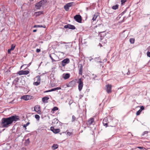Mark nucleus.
Listing matches in <instances>:
<instances>
[{
	"label": "nucleus",
	"mask_w": 150,
	"mask_h": 150,
	"mask_svg": "<svg viewBox=\"0 0 150 150\" xmlns=\"http://www.w3.org/2000/svg\"><path fill=\"white\" fill-rule=\"evenodd\" d=\"M106 91L108 93H111L112 92V86L111 85L108 84L106 86Z\"/></svg>",
	"instance_id": "obj_7"
},
{
	"label": "nucleus",
	"mask_w": 150,
	"mask_h": 150,
	"mask_svg": "<svg viewBox=\"0 0 150 150\" xmlns=\"http://www.w3.org/2000/svg\"><path fill=\"white\" fill-rule=\"evenodd\" d=\"M73 3H69L66 4L69 7H71Z\"/></svg>",
	"instance_id": "obj_35"
},
{
	"label": "nucleus",
	"mask_w": 150,
	"mask_h": 150,
	"mask_svg": "<svg viewBox=\"0 0 150 150\" xmlns=\"http://www.w3.org/2000/svg\"><path fill=\"white\" fill-rule=\"evenodd\" d=\"M50 129L51 130L54 134H57L60 131V129H55L53 127H51Z\"/></svg>",
	"instance_id": "obj_12"
},
{
	"label": "nucleus",
	"mask_w": 150,
	"mask_h": 150,
	"mask_svg": "<svg viewBox=\"0 0 150 150\" xmlns=\"http://www.w3.org/2000/svg\"><path fill=\"white\" fill-rule=\"evenodd\" d=\"M76 85V81L74 80H72L67 85V87H73L75 86Z\"/></svg>",
	"instance_id": "obj_10"
},
{
	"label": "nucleus",
	"mask_w": 150,
	"mask_h": 150,
	"mask_svg": "<svg viewBox=\"0 0 150 150\" xmlns=\"http://www.w3.org/2000/svg\"><path fill=\"white\" fill-rule=\"evenodd\" d=\"M141 110H138L136 112V115H139L141 113Z\"/></svg>",
	"instance_id": "obj_33"
},
{
	"label": "nucleus",
	"mask_w": 150,
	"mask_h": 150,
	"mask_svg": "<svg viewBox=\"0 0 150 150\" xmlns=\"http://www.w3.org/2000/svg\"><path fill=\"white\" fill-rule=\"evenodd\" d=\"M98 13H95V14L93 15V16L92 19V20H93V21L96 20V19L97 18V17L98 16Z\"/></svg>",
	"instance_id": "obj_20"
},
{
	"label": "nucleus",
	"mask_w": 150,
	"mask_h": 150,
	"mask_svg": "<svg viewBox=\"0 0 150 150\" xmlns=\"http://www.w3.org/2000/svg\"><path fill=\"white\" fill-rule=\"evenodd\" d=\"M55 90H56L55 88H52V89L50 90V92L55 91Z\"/></svg>",
	"instance_id": "obj_44"
},
{
	"label": "nucleus",
	"mask_w": 150,
	"mask_h": 150,
	"mask_svg": "<svg viewBox=\"0 0 150 150\" xmlns=\"http://www.w3.org/2000/svg\"><path fill=\"white\" fill-rule=\"evenodd\" d=\"M1 11V8H0V11Z\"/></svg>",
	"instance_id": "obj_54"
},
{
	"label": "nucleus",
	"mask_w": 150,
	"mask_h": 150,
	"mask_svg": "<svg viewBox=\"0 0 150 150\" xmlns=\"http://www.w3.org/2000/svg\"><path fill=\"white\" fill-rule=\"evenodd\" d=\"M11 51H12L10 49H9L8 50V54H11Z\"/></svg>",
	"instance_id": "obj_42"
},
{
	"label": "nucleus",
	"mask_w": 150,
	"mask_h": 150,
	"mask_svg": "<svg viewBox=\"0 0 150 150\" xmlns=\"http://www.w3.org/2000/svg\"><path fill=\"white\" fill-rule=\"evenodd\" d=\"M57 52H55L54 53H52L50 54V57L51 59L52 62H56L59 60V58L55 53Z\"/></svg>",
	"instance_id": "obj_2"
},
{
	"label": "nucleus",
	"mask_w": 150,
	"mask_h": 150,
	"mask_svg": "<svg viewBox=\"0 0 150 150\" xmlns=\"http://www.w3.org/2000/svg\"><path fill=\"white\" fill-rule=\"evenodd\" d=\"M77 83H79L78 89L79 91H81L83 88V80L81 78L79 79Z\"/></svg>",
	"instance_id": "obj_5"
},
{
	"label": "nucleus",
	"mask_w": 150,
	"mask_h": 150,
	"mask_svg": "<svg viewBox=\"0 0 150 150\" xmlns=\"http://www.w3.org/2000/svg\"><path fill=\"white\" fill-rule=\"evenodd\" d=\"M33 97L30 95H25L21 97V98L25 100H27L33 99Z\"/></svg>",
	"instance_id": "obj_6"
},
{
	"label": "nucleus",
	"mask_w": 150,
	"mask_h": 150,
	"mask_svg": "<svg viewBox=\"0 0 150 150\" xmlns=\"http://www.w3.org/2000/svg\"><path fill=\"white\" fill-rule=\"evenodd\" d=\"M15 46H16L14 44H12L11 45V48L10 49L12 51L15 48Z\"/></svg>",
	"instance_id": "obj_26"
},
{
	"label": "nucleus",
	"mask_w": 150,
	"mask_h": 150,
	"mask_svg": "<svg viewBox=\"0 0 150 150\" xmlns=\"http://www.w3.org/2000/svg\"><path fill=\"white\" fill-rule=\"evenodd\" d=\"M58 147V145L57 144H54L52 147V148L53 150L57 149Z\"/></svg>",
	"instance_id": "obj_21"
},
{
	"label": "nucleus",
	"mask_w": 150,
	"mask_h": 150,
	"mask_svg": "<svg viewBox=\"0 0 150 150\" xmlns=\"http://www.w3.org/2000/svg\"><path fill=\"white\" fill-rule=\"evenodd\" d=\"M34 82L33 83V85L35 86H38L40 84V78L39 76L36 77L34 79Z\"/></svg>",
	"instance_id": "obj_3"
},
{
	"label": "nucleus",
	"mask_w": 150,
	"mask_h": 150,
	"mask_svg": "<svg viewBox=\"0 0 150 150\" xmlns=\"http://www.w3.org/2000/svg\"><path fill=\"white\" fill-rule=\"evenodd\" d=\"M148 17L150 19V14H148Z\"/></svg>",
	"instance_id": "obj_48"
},
{
	"label": "nucleus",
	"mask_w": 150,
	"mask_h": 150,
	"mask_svg": "<svg viewBox=\"0 0 150 150\" xmlns=\"http://www.w3.org/2000/svg\"><path fill=\"white\" fill-rule=\"evenodd\" d=\"M30 142L29 141V139H28L26 140L25 144L26 145L28 144H29Z\"/></svg>",
	"instance_id": "obj_32"
},
{
	"label": "nucleus",
	"mask_w": 150,
	"mask_h": 150,
	"mask_svg": "<svg viewBox=\"0 0 150 150\" xmlns=\"http://www.w3.org/2000/svg\"><path fill=\"white\" fill-rule=\"evenodd\" d=\"M69 7L66 4L64 6V8L65 9L66 11H68L69 10Z\"/></svg>",
	"instance_id": "obj_29"
},
{
	"label": "nucleus",
	"mask_w": 150,
	"mask_h": 150,
	"mask_svg": "<svg viewBox=\"0 0 150 150\" xmlns=\"http://www.w3.org/2000/svg\"><path fill=\"white\" fill-rule=\"evenodd\" d=\"M146 54H147V56L149 57H150V52L148 51L147 52Z\"/></svg>",
	"instance_id": "obj_38"
},
{
	"label": "nucleus",
	"mask_w": 150,
	"mask_h": 150,
	"mask_svg": "<svg viewBox=\"0 0 150 150\" xmlns=\"http://www.w3.org/2000/svg\"><path fill=\"white\" fill-rule=\"evenodd\" d=\"M144 109V107L143 106H141L140 107V109H139L142 111V110H143Z\"/></svg>",
	"instance_id": "obj_39"
},
{
	"label": "nucleus",
	"mask_w": 150,
	"mask_h": 150,
	"mask_svg": "<svg viewBox=\"0 0 150 150\" xmlns=\"http://www.w3.org/2000/svg\"><path fill=\"white\" fill-rule=\"evenodd\" d=\"M35 110L38 112V113L40 112V107L38 105H36L35 107Z\"/></svg>",
	"instance_id": "obj_17"
},
{
	"label": "nucleus",
	"mask_w": 150,
	"mask_h": 150,
	"mask_svg": "<svg viewBox=\"0 0 150 150\" xmlns=\"http://www.w3.org/2000/svg\"><path fill=\"white\" fill-rule=\"evenodd\" d=\"M94 120L93 118H91L89 119L87 123V124L88 125H90L91 124H94L93 123H94Z\"/></svg>",
	"instance_id": "obj_13"
},
{
	"label": "nucleus",
	"mask_w": 150,
	"mask_h": 150,
	"mask_svg": "<svg viewBox=\"0 0 150 150\" xmlns=\"http://www.w3.org/2000/svg\"><path fill=\"white\" fill-rule=\"evenodd\" d=\"M29 124V122H28L26 124H25V125H23V127H25V129H26V127Z\"/></svg>",
	"instance_id": "obj_36"
},
{
	"label": "nucleus",
	"mask_w": 150,
	"mask_h": 150,
	"mask_svg": "<svg viewBox=\"0 0 150 150\" xmlns=\"http://www.w3.org/2000/svg\"><path fill=\"white\" fill-rule=\"evenodd\" d=\"M54 120H56V121H57V119H54ZM58 121H57V122L58 123Z\"/></svg>",
	"instance_id": "obj_52"
},
{
	"label": "nucleus",
	"mask_w": 150,
	"mask_h": 150,
	"mask_svg": "<svg viewBox=\"0 0 150 150\" xmlns=\"http://www.w3.org/2000/svg\"><path fill=\"white\" fill-rule=\"evenodd\" d=\"M70 76V74H64L63 76V77L64 79H67L69 78Z\"/></svg>",
	"instance_id": "obj_18"
},
{
	"label": "nucleus",
	"mask_w": 150,
	"mask_h": 150,
	"mask_svg": "<svg viewBox=\"0 0 150 150\" xmlns=\"http://www.w3.org/2000/svg\"><path fill=\"white\" fill-rule=\"evenodd\" d=\"M74 19L79 23L81 22L82 18L81 16L79 15H76L74 17Z\"/></svg>",
	"instance_id": "obj_9"
},
{
	"label": "nucleus",
	"mask_w": 150,
	"mask_h": 150,
	"mask_svg": "<svg viewBox=\"0 0 150 150\" xmlns=\"http://www.w3.org/2000/svg\"><path fill=\"white\" fill-rule=\"evenodd\" d=\"M73 134V132H67V134L69 136H70Z\"/></svg>",
	"instance_id": "obj_30"
},
{
	"label": "nucleus",
	"mask_w": 150,
	"mask_h": 150,
	"mask_svg": "<svg viewBox=\"0 0 150 150\" xmlns=\"http://www.w3.org/2000/svg\"><path fill=\"white\" fill-rule=\"evenodd\" d=\"M127 1V0H121V2L122 4H123Z\"/></svg>",
	"instance_id": "obj_37"
},
{
	"label": "nucleus",
	"mask_w": 150,
	"mask_h": 150,
	"mask_svg": "<svg viewBox=\"0 0 150 150\" xmlns=\"http://www.w3.org/2000/svg\"><path fill=\"white\" fill-rule=\"evenodd\" d=\"M56 88V90H60V89H61V88L60 87H58L56 88Z\"/></svg>",
	"instance_id": "obj_46"
},
{
	"label": "nucleus",
	"mask_w": 150,
	"mask_h": 150,
	"mask_svg": "<svg viewBox=\"0 0 150 150\" xmlns=\"http://www.w3.org/2000/svg\"><path fill=\"white\" fill-rule=\"evenodd\" d=\"M22 150H26V149L25 148H22Z\"/></svg>",
	"instance_id": "obj_49"
},
{
	"label": "nucleus",
	"mask_w": 150,
	"mask_h": 150,
	"mask_svg": "<svg viewBox=\"0 0 150 150\" xmlns=\"http://www.w3.org/2000/svg\"><path fill=\"white\" fill-rule=\"evenodd\" d=\"M43 13L42 11H38L36 12L35 13L36 16H39Z\"/></svg>",
	"instance_id": "obj_27"
},
{
	"label": "nucleus",
	"mask_w": 150,
	"mask_h": 150,
	"mask_svg": "<svg viewBox=\"0 0 150 150\" xmlns=\"http://www.w3.org/2000/svg\"><path fill=\"white\" fill-rule=\"evenodd\" d=\"M34 28H40L42 27L44 28H45L46 27L45 25H35L34 26Z\"/></svg>",
	"instance_id": "obj_23"
},
{
	"label": "nucleus",
	"mask_w": 150,
	"mask_h": 150,
	"mask_svg": "<svg viewBox=\"0 0 150 150\" xmlns=\"http://www.w3.org/2000/svg\"><path fill=\"white\" fill-rule=\"evenodd\" d=\"M29 73V71L28 70H21L18 72L17 74L19 75H27Z\"/></svg>",
	"instance_id": "obj_8"
},
{
	"label": "nucleus",
	"mask_w": 150,
	"mask_h": 150,
	"mask_svg": "<svg viewBox=\"0 0 150 150\" xmlns=\"http://www.w3.org/2000/svg\"><path fill=\"white\" fill-rule=\"evenodd\" d=\"M37 31V30H33V32H36V31Z\"/></svg>",
	"instance_id": "obj_50"
},
{
	"label": "nucleus",
	"mask_w": 150,
	"mask_h": 150,
	"mask_svg": "<svg viewBox=\"0 0 150 150\" xmlns=\"http://www.w3.org/2000/svg\"><path fill=\"white\" fill-rule=\"evenodd\" d=\"M19 120L18 115L11 116L8 117H3L1 122V125L3 128H7L9 126L13 121H17Z\"/></svg>",
	"instance_id": "obj_1"
},
{
	"label": "nucleus",
	"mask_w": 150,
	"mask_h": 150,
	"mask_svg": "<svg viewBox=\"0 0 150 150\" xmlns=\"http://www.w3.org/2000/svg\"><path fill=\"white\" fill-rule=\"evenodd\" d=\"M79 74L81 75L82 74L83 71V66L82 64H79Z\"/></svg>",
	"instance_id": "obj_15"
},
{
	"label": "nucleus",
	"mask_w": 150,
	"mask_h": 150,
	"mask_svg": "<svg viewBox=\"0 0 150 150\" xmlns=\"http://www.w3.org/2000/svg\"><path fill=\"white\" fill-rule=\"evenodd\" d=\"M148 132L146 131H145L142 135V136H143L145 134H146V136H147V134Z\"/></svg>",
	"instance_id": "obj_34"
},
{
	"label": "nucleus",
	"mask_w": 150,
	"mask_h": 150,
	"mask_svg": "<svg viewBox=\"0 0 150 150\" xmlns=\"http://www.w3.org/2000/svg\"><path fill=\"white\" fill-rule=\"evenodd\" d=\"M19 78H17L15 79L14 81L17 82L19 80Z\"/></svg>",
	"instance_id": "obj_41"
},
{
	"label": "nucleus",
	"mask_w": 150,
	"mask_h": 150,
	"mask_svg": "<svg viewBox=\"0 0 150 150\" xmlns=\"http://www.w3.org/2000/svg\"><path fill=\"white\" fill-rule=\"evenodd\" d=\"M103 32H101L100 33H103Z\"/></svg>",
	"instance_id": "obj_53"
},
{
	"label": "nucleus",
	"mask_w": 150,
	"mask_h": 150,
	"mask_svg": "<svg viewBox=\"0 0 150 150\" xmlns=\"http://www.w3.org/2000/svg\"><path fill=\"white\" fill-rule=\"evenodd\" d=\"M49 99V97L45 96L42 98V101L44 103H45L48 102V100Z\"/></svg>",
	"instance_id": "obj_16"
},
{
	"label": "nucleus",
	"mask_w": 150,
	"mask_h": 150,
	"mask_svg": "<svg viewBox=\"0 0 150 150\" xmlns=\"http://www.w3.org/2000/svg\"><path fill=\"white\" fill-rule=\"evenodd\" d=\"M99 45H100V47H102V45L100 43V44H99Z\"/></svg>",
	"instance_id": "obj_51"
},
{
	"label": "nucleus",
	"mask_w": 150,
	"mask_h": 150,
	"mask_svg": "<svg viewBox=\"0 0 150 150\" xmlns=\"http://www.w3.org/2000/svg\"><path fill=\"white\" fill-rule=\"evenodd\" d=\"M40 51V50L39 49H37L36 50V52L37 53L39 52Z\"/></svg>",
	"instance_id": "obj_40"
},
{
	"label": "nucleus",
	"mask_w": 150,
	"mask_h": 150,
	"mask_svg": "<svg viewBox=\"0 0 150 150\" xmlns=\"http://www.w3.org/2000/svg\"><path fill=\"white\" fill-rule=\"evenodd\" d=\"M46 2V0H44L41 1L36 4L35 7L36 8L39 9L42 6L44 5Z\"/></svg>",
	"instance_id": "obj_4"
},
{
	"label": "nucleus",
	"mask_w": 150,
	"mask_h": 150,
	"mask_svg": "<svg viewBox=\"0 0 150 150\" xmlns=\"http://www.w3.org/2000/svg\"><path fill=\"white\" fill-rule=\"evenodd\" d=\"M137 148L139 149H143L144 148V147L142 146H138L137 147Z\"/></svg>",
	"instance_id": "obj_43"
},
{
	"label": "nucleus",
	"mask_w": 150,
	"mask_h": 150,
	"mask_svg": "<svg viewBox=\"0 0 150 150\" xmlns=\"http://www.w3.org/2000/svg\"><path fill=\"white\" fill-rule=\"evenodd\" d=\"M76 120V117L74 115H72V117L71 122H74Z\"/></svg>",
	"instance_id": "obj_28"
},
{
	"label": "nucleus",
	"mask_w": 150,
	"mask_h": 150,
	"mask_svg": "<svg viewBox=\"0 0 150 150\" xmlns=\"http://www.w3.org/2000/svg\"><path fill=\"white\" fill-rule=\"evenodd\" d=\"M70 62L69 59L68 58L64 59L62 61V65L63 67L65 66L66 64L69 63Z\"/></svg>",
	"instance_id": "obj_11"
},
{
	"label": "nucleus",
	"mask_w": 150,
	"mask_h": 150,
	"mask_svg": "<svg viewBox=\"0 0 150 150\" xmlns=\"http://www.w3.org/2000/svg\"><path fill=\"white\" fill-rule=\"evenodd\" d=\"M118 4H117L115 6H113L112 7V9L114 10H116L118 8Z\"/></svg>",
	"instance_id": "obj_24"
},
{
	"label": "nucleus",
	"mask_w": 150,
	"mask_h": 150,
	"mask_svg": "<svg viewBox=\"0 0 150 150\" xmlns=\"http://www.w3.org/2000/svg\"><path fill=\"white\" fill-rule=\"evenodd\" d=\"M50 92V90L44 91V93H46L48 92Z\"/></svg>",
	"instance_id": "obj_45"
},
{
	"label": "nucleus",
	"mask_w": 150,
	"mask_h": 150,
	"mask_svg": "<svg viewBox=\"0 0 150 150\" xmlns=\"http://www.w3.org/2000/svg\"><path fill=\"white\" fill-rule=\"evenodd\" d=\"M58 110V108L56 107H54L53 108L51 112L52 113H54V112L55 111L57 110Z\"/></svg>",
	"instance_id": "obj_22"
},
{
	"label": "nucleus",
	"mask_w": 150,
	"mask_h": 150,
	"mask_svg": "<svg viewBox=\"0 0 150 150\" xmlns=\"http://www.w3.org/2000/svg\"><path fill=\"white\" fill-rule=\"evenodd\" d=\"M134 39L133 38H131L129 39V41L131 43L133 44L134 42Z\"/></svg>",
	"instance_id": "obj_25"
},
{
	"label": "nucleus",
	"mask_w": 150,
	"mask_h": 150,
	"mask_svg": "<svg viewBox=\"0 0 150 150\" xmlns=\"http://www.w3.org/2000/svg\"><path fill=\"white\" fill-rule=\"evenodd\" d=\"M127 70H128V72L127 73V75H129L130 74V72L129 71V69H127Z\"/></svg>",
	"instance_id": "obj_47"
},
{
	"label": "nucleus",
	"mask_w": 150,
	"mask_h": 150,
	"mask_svg": "<svg viewBox=\"0 0 150 150\" xmlns=\"http://www.w3.org/2000/svg\"><path fill=\"white\" fill-rule=\"evenodd\" d=\"M64 28H75V26L70 24L65 25L64 27Z\"/></svg>",
	"instance_id": "obj_19"
},
{
	"label": "nucleus",
	"mask_w": 150,
	"mask_h": 150,
	"mask_svg": "<svg viewBox=\"0 0 150 150\" xmlns=\"http://www.w3.org/2000/svg\"><path fill=\"white\" fill-rule=\"evenodd\" d=\"M108 118L107 117L105 118L103 120V125L105 126L106 127H107L108 126Z\"/></svg>",
	"instance_id": "obj_14"
},
{
	"label": "nucleus",
	"mask_w": 150,
	"mask_h": 150,
	"mask_svg": "<svg viewBox=\"0 0 150 150\" xmlns=\"http://www.w3.org/2000/svg\"><path fill=\"white\" fill-rule=\"evenodd\" d=\"M35 117L36 118V119L38 120L39 119L40 117L39 115H35Z\"/></svg>",
	"instance_id": "obj_31"
}]
</instances>
